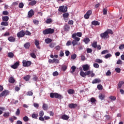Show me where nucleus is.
Here are the masks:
<instances>
[{
    "instance_id": "obj_13",
    "label": "nucleus",
    "mask_w": 124,
    "mask_h": 124,
    "mask_svg": "<svg viewBox=\"0 0 124 124\" xmlns=\"http://www.w3.org/2000/svg\"><path fill=\"white\" fill-rule=\"evenodd\" d=\"M82 68L84 71H88L90 69V66L87 64L82 66Z\"/></svg>"
},
{
    "instance_id": "obj_22",
    "label": "nucleus",
    "mask_w": 124,
    "mask_h": 124,
    "mask_svg": "<svg viewBox=\"0 0 124 124\" xmlns=\"http://www.w3.org/2000/svg\"><path fill=\"white\" fill-rule=\"evenodd\" d=\"M2 94L3 96H6V95H8V94H9V92L7 90H4L2 92Z\"/></svg>"
},
{
    "instance_id": "obj_60",
    "label": "nucleus",
    "mask_w": 124,
    "mask_h": 124,
    "mask_svg": "<svg viewBox=\"0 0 124 124\" xmlns=\"http://www.w3.org/2000/svg\"><path fill=\"white\" fill-rule=\"evenodd\" d=\"M116 63L117 64H123V62L121 60H118Z\"/></svg>"
},
{
    "instance_id": "obj_52",
    "label": "nucleus",
    "mask_w": 124,
    "mask_h": 124,
    "mask_svg": "<svg viewBox=\"0 0 124 124\" xmlns=\"http://www.w3.org/2000/svg\"><path fill=\"white\" fill-rule=\"evenodd\" d=\"M23 121L24 122H29V117L28 116H25L23 117Z\"/></svg>"
},
{
    "instance_id": "obj_23",
    "label": "nucleus",
    "mask_w": 124,
    "mask_h": 124,
    "mask_svg": "<svg viewBox=\"0 0 124 124\" xmlns=\"http://www.w3.org/2000/svg\"><path fill=\"white\" fill-rule=\"evenodd\" d=\"M31 118H32V119H35V120H37V119L38 118V113H37V114L33 113V114H32Z\"/></svg>"
},
{
    "instance_id": "obj_62",
    "label": "nucleus",
    "mask_w": 124,
    "mask_h": 124,
    "mask_svg": "<svg viewBox=\"0 0 124 124\" xmlns=\"http://www.w3.org/2000/svg\"><path fill=\"white\" fill-rule=\"evenodd\" d=\"M37 79H38V78L36 76V75H34L33 76V81H37Z\"/></svg>"
},
{
    "instance_id": "obj_2",
    "label": "nucleus",
    "mask_w": 124,
    "mask_h": 124,
    "mask_svg": "<svg viewBox=\"0 0 124 124\" xmlns=\"http://www.w3.org/2000/svg\"><path fill=\"white\" fill-rule=\"evenodd\" d=\"M50 97L51 98H54L55 97V98H58V99H60V100L63 98V96L62 95L56 93H50Z\"/></svg>"
},
{
    "instance_id": "obj_14",
    "label": "nucleus",
    "mask_w": 124,
    "mask_h": 124,
    "mask_svg": "<svg viewBox=\"0 0 124 124\" xmlns=\"http://www.w3.org/2000/svg\"><path fill=\"white\" fill-rule=\"evenodd\" d=\"M24 48H25V49H30V47H31V43L30 42L26 43L24 45Z\"/></svg>"
},
{
    "instance_id": "obj_29",
    "label": "nucleus",
    "mask_w": 124,
    "mask_h": 124,
    "mask_svg": "<svg viewBox=\"0 0 124 124\" xmlns=\"http://www.w3.org/2000/svg\"><path fill=\"white\" fill-rule=\"evenodd\" d=\"M9 82L11 83H15V79L13 78L10 77L9 78Z\"/></svg>"
},
{
    "instance_id": "obj_12",
    "label": "nucleus",
    "mask_w": 124,
    "mask_h": 124,
    "mask_svg": "<svg viewBox=\"0 0 124 124\" xmlns=\"http://www.w3.org/2000/svg\"><path fill=\"white\" fill-rule=\"evenodd\" d=\"M68 107L70 109H75L77 107V104L71 103L68 105Z\"/></svg>"
},
{
    "instance_id": "obj_6",
    "label": "nucleus",
    "mask_w": 124,
    "mask_h": 124,
    "mask_svg": "<svg viewBox=\"0 0 124 124\" xmlns=\"http://www.w3.org/2000/svg\"><path fill=\"white\" fill-rule=\"evenodd\" d=\"M22 63L23 66H24V67H28L31 64V62L23 60L22 61Z\"/></svg>"
},
{
    "instance_id": "obj_7",
    "label": "nucleus",
    "mask_w": 124,
    "mask_h": 124,
    "mask_svg": "<svg viewBox=\"0 0 124 124\" xmlns=\"http://www.w3.org/2000/svg\"><path fill=\"white\" fill-rule=\"evenodd\" d=\"M17 37L21 38V37H24L25 36V31L24 30H22L17 34Z\"/></svg>"
},
{
    "instance_id": "obj_27",
    "label": "nucleus",
    "mask_w": 124,
    "mask_h": 124,
    "mask_svg": "<svg viewBox=\"0 0 124 124\" xmlns=\"http://www.w3.org/2000/svg\"><path fill=\"white\" fill-rule=\"evenodd\" d=\"M45 41L46 43V44H49L51 43V42H52V39L50 38H46V39H45Z\"/></svg>"
},
{
    "instance_id": "obj_25",
    "label": "nucleus",
    "mask_w": 124,
    "mask_h": 124,
    "mask_svg": "<svg viewBox=\"0 0 124 124\" xmlns=\"http://www.w3.org/2000/svg\"><path fill=\"white\" fill-rule=\"evenodd\" d=\"M2 20H3L4 22H7L8 20H9V17L7 16H3L2 17Z\"/></svg>"
},
{
    "instance_id": "obj_9",
    "label": "nucleus",
    "mask_w": 124,
    "mask_h": 124,
    "mask_svg": "<svg viewBox=\"0 0 124 124\" xmlns=\"http://www.w3.org/2000/svg\"><path fill=\"white\" fill-rule=\"evenodd\" d=\"M64 31H69L70 30V26L68 24L65 23L63 27Z\"/></svg>"
},
{
    "instance_id": "obj_15",
    "label": "nucleus",
    "mask_w": 124,
    "mask_h": 124,
    "mask_svg": "<svg viewBox=\"0 0 124 124\" xmlns=\"http://www.w3.org/2000/svg\"><path fill=\"white\" fill-rule=\"evenodd\" d=\"M101 80L100 79L95 78L92 81V84H97V83H100Z\"/></svg>"
},
{
    "instance_id": "obj_49",
    "label": "nucleus",
    "mask_w": 124,
    "mask_h": 124,
    "mask_svg": "<svg viewBox=\"0 0 124 124\" xmlns=\"http://www.w3.org/2000/svg\"><path fill=\"white\" fill-rule=\"evenodd\" d=\"M51 22H52V19L51 18H48L47 19H46V24H50L51 23Z\"/></svg>"
},
{
    "instance_id": "obj_63",
    "label": "nucleus",
    "mask_w": 124,
    "mask_h": 124,
    "mask_svg": "<svg viewBox=\"0 0 124 124\" xmlns=\"http://www.w3.org/2000/svg\"><path fill=\"white\" fill-rule=\"evenodd\" d=\"M103 14L104 15H107V9L106 8L103 9Z\"/></svg>"
},
{
    "instance_id": "obj_38",
    "label": "nucleus",
    "mask_w": 124,
    "mask_h": 124,
    "mask_svg": "<svg viewBox=\"0 0 124 124\" xmlns=\"http://www.w3.org/2000/svg\"><path fill=\"white\" fill-rule=\"evenodd\" d=\"M106 32L107 33L108 35V34H109V33H110V34H113V31H112L110 29H108L107 31H106Z\"/></svg>"
},
{
    "instance_id": "obj_42",
    "label": "nucleus",
    "mask_w": 124,
    "mask_h": 124,
    "mask_svg": "<svg viewBox=\"0 0 124 124\" xmlns=\"http://www.w3.org/2000/svg\"><path fill=\"white\" fill-rule=\"evenodd\" d=\"M77 58V55L76 54H74L73 55L71 56V59L72 60H75Z\"/></svg>"
},
{
    "instance_id": "obj_5",
    "label": "nucleus",
    "mask_w": 124,
    "mask_h": 124,
    "mask_svg": "<svg viewBox=\"0 0 124 124\" xmlns=\"http://www.w3.org/2000/svg\"><path fill=\"white\" fill-rule=\"evenodd\" d=\"M91 74V71H87L85 72L84 71H80V75L81 77L85 78V77L87 76L88 75H90Z\"/></svg>"
},
{
    "instance_id": "obj_31",
    "label": "nucleus",
    "mask_w": 124,
    "mask_h": 124,
    "mask_svg": "<svg viewBox=\"0 0 124 124\" xmlns=\"http://www.w3.org/2000/svg\"><path fill=\"white\" fill-rule=\"evenodd\" d=\"M90 40L89 38H85L83 40V42H84V43H85V44H88V43H89V42H90Z\"/></svg>"
},
{
    "instance_id": "obj_57",
    "label": "nucleus",
    "mask_w": 124,
    "mask_h": 124,
    "mask_svg": "<svg viewBox=\"0 0 124 124\" xmlns=\"http://www.w3.org/2000/svg\"><path fill=\"white\" fill-rule=\"evenodd\" d=\"M25 34H26V35H31V32H30L29 31H25Z\"/></svg>"
},
{
    "instance_id": "obj_11",
    "label": "nucleus",
    "mask_w": 124,
    "mask_h": 124,
    "mask_svg": "<svg viewBox=\"0 0 124 124\" xmlns=\"http://www.w3.org/2000/svg\"><path fill=\"white\" fill-rule=\"evenodd\" d=\"M28 15L29 18H31V17L34 15V11H33V10L31 9L30 11H29L28 12Z\"/></svg>"
},
{
    "instance_id": "obj_8",
    "label": "nucleus",
    "mask_w": 124,
    "mask_h": 124,
    "mask_svg": "<svg viewBox=\"0 0 124 124\" xmlns=\"http://www.w3.org/2000/svg\"><path fill=\"white\" fill-rule=\"evenodd\" d=\"M100 36L103 39H106V38H108V34H107V32L105 31L104 33H102L100 34Z\"/></svg>"
},
{
    "instance_id": "obj_18",
    "label": "nucleus",
    "mask_w": 124,
    "mask_h": 124,
    "mask_svg": "<svg viewBox=\"0 0 124 124\" xmlns=\"http://www.w3.org/2000/svg\"><path fill=\"white\" fill-rule=\"evenodd\" d=\"M30 79H31V76L30 75H26V76L23 77V80H25V81H26V82H28V81H29Z\"/></svg>"
},
{
    "instance_id": "obj_3",
    "label": "nucleus",
    "mask_w": 124,
    "mask_h": 124,
    "mask_svg": "<svg viewBox=\"0 0 124 124\" xmlns=\"http://www.w3.org/2000/svg\"><path fill=\"white\" fill-rule=\"evenodd\" d=\"M53 32H55V30L52 28H47L43 31V33L45 35L46 34H53Z\"/></svg>"
},
{
    "instance_id": "obj_36",
    "label": "nucleus",
    "mask_w": 124,
    "mask_h": 124,
    "mask_svg": "<svg viewBox=\"0 0 124 124\" xmlns=\"http://www.w3.org/2000/svg\"><path fill=\"white\" fill-rule=\"evenodd\" d=\"M30 56L33 59H36V55H35V54L33 52H31V53H30Z\"/></svg>"
},
{
    "instance_id": "obj_41",
    "label": "nucleus",
    "mask_w": 124,
    "mask_h": 124,
    "mask_svg": "<svg viewBox=\"0 0 124 124\" xmlns=\"http://www.w3.org/2000/svg\"><path fill=\"white\" fill-rule=\"evenodd\" d=\"M63 18H68V16H69V14H68V13H65L63 14Z\"/></svg>"
},
{
    "instance_id": "obj_56",
    "label": "nucleus",
    "mask_w": 124,
    "mask_h": 124,
    "mask_svg": "<svg viewBox=\"0 0 124 124\" xmlns=\"http://www.w3.org/2000/svg\"><path fill=\"white\" fill-rule=\"evenodd\" d=\"M18 7H19V8H23V7H24V3L23 2L20 3Z\"/></svg>"
},
{
    "instance_id": "obj_55",
    "label": "nucleus",
    "mask_w": 124,
    "mask_h": 124,
    "mask_svg": "<svg viewBox=\"0 0 124 124\" xmlns=\"http://www.w3.org/2000/svg\"><path fill=\"white\" fill-rule=\"evenodd\" d=\"M86 51H87V53H90L93 52V49H92L91 48H87Z\"/></svg>"
},
{
    "instance_id": "obj_39",
    "label": "nucleus",
    "mask_w": 124,
    "mask_h": 124,
    "mask_svg": "<svg viewBox=\"0 0 124 124\" xmlns=\"http://www.w3.org/2000/svg\"><path fill=\"white\" fill-rule=\"evenodd\" d=\"M95 62H98V63H102L103 62V61L99 59H96Z\"/></svg>"
},
{
    "instance_id": "obj_16",
    "label": "nucleus",
    "mask_w": 124,
    "mask_h": 124,
    "mask_svg": "<svg viewBox=\"0 0 124 124\" xmlns=\"http://www.w3.org/2000/svg\"><path fill=\"white\" fill-rule=\"evenodd\" d=\"M8 40H9L10 42H15L16 40L13 36H10L8 38Z\"/></svg>"
},
{
    "instance_id": "obj_26",
    "label": "nucleus",
    "mask_w": 124,
    "mask_h": 124,
    "mask_svg": "<svg viewBox=\"0 0 124 124\" xmlns=\"http://www.w3.org/2000/svg\"><path fill=\"white\" fill-rule=\"evenodd\" d=\"M3 116V117H4V118H8V117L10 116V113H9V112L7 111L4 113Z\"/></svg>"
},
{
    "instance_id": "obj_33",
    "label": "nucleus",
    "mask_w": 124,
    "mask_h": 124,
    "mask_svg": "<svg viewBox=\"0 0 124 124\" xmlns=\"http://www.w3.org/2000/svg\"><path fill=\"white\" fill-rule=\"evenodd\" d=\"M62 69L63 71H65L67 69V66L66 65H62Z\"/></svg>"
},
{
    "instance_id": "obj_51",
    "label": "nucleus",
    "mask_w": 124,
    "mask_h": 124,
    "mask_svg": "<svg viewBox=\"0 0 124 124\" xmlns=\"http://www.w3.org/2000/svg\"><path fill=\"white\" fill-rule=\"evenodd\" d=\"M115 71H116V72H117V73H120L121 72V68H116L115 69Z\"/></svg>"
},
{
    "instance_id": "obj_35",
    "label": "nucleus",
    "mask_w": 124,
    "mask_h": 124,
    "mask_svg": "<svg viewBox=\"0 0 124 124\" xmlns=\"http://www.w3.org/2000/svg\"><path fill=\"white\" fill-rule=\"evenodd\" d=\"M8 57L9 58H13L14 57V54L12 52H9L8 53Z\"/></svg>"
},
{
    "instance_id": "obj_21",
    "label": "nucleus",
    "mask_w": 124,
    "mask_h": 124,
    "mask_svg": "<svg viewBox=\"0 0 124 124\" xmlns=\"http://www.w3.org/2000/svg\"><path fill=\"white\" fill-rule=\"evenodd\" d=\"M92 24L93 25V26H99L100 23L98 21L94 20L92 22Z\"/></svg>"
},
{
    "instance_id": "obj_45",
    "label": "nucleus",
    "mask_w": 124,
    "mask_h": 124,
    "mask_svg": "<svg viewBox=\"0 0 124 124\" xmlns=\"http://www.w3.org/2000/svg\"><path fill=\"white\" fill-rule=\"evenodd\" d=\"M97 88L98 90L101 91L103 89V87L101 85V84H99L97 85Z\"/></svg>"
},
{
    "instance_id": "obj_59",
    "label": "nucleus",
    "mask_w": 124,
    "mask_h": 124,
    "mask_svg": "<svg viewBox=\"0 0 124 124\" xmlns=\"http://www.w3.org/2000/svg\"><path fill=\"white\" fill-rule=\"evenodd\" d=\"M93 67L95 68H98L99 67V65L96 63H94L93 64Z\"/></svg>"
},
{
    "instance_id": "obj_30",
    "label": "nucleus",
    "mask_w": 124,
    "mask_h": 124,
    "mask_svg": "<svg viewBox=\"0 0 124 124\" xmlns=\"http://www.w3.org/2000/svg\"><path fill=\"white\" fill-rule=\"evenodd\" d=\"M108 98L111 100V101H115V100L117 99V98L115 96H110L108 97Z\"/></svg>"
},
{
    "instance_id": "obj_24",
    "label": "nucleus",
    "mask_w": 124,
    "mask_h": 124,
    "mask_svg": "<svg viewBox=\"0 0 124 124\" xmlns=\"http://www.w3.org/2000/svg\"><path fill=\"white\" fill-rule=\"evenodd\" d=\"M36 0H33L29 2V5H31V6H33V5H35L36 4Z\"/></svg>"
},
{
    "instance_id": "obj_43",
    "label": "nucleus",
    "mask_w": 124,
    "mask_h": 124,
    "mask_svg": "<svg viewBox=\"0 0 124 124\" xmlns=\"http://www.w3.org/2000/svg\"><path fill=\"white\" fill-rule=\"evenodd\" d=\"M112 57V54L110 53H108L107 55L105 56V59H108V58H110Z\"/></svg>"
},
{
    "instance_id": "obj_64",
    "label": "nucleus",
    "mask_w": 124,
    "mask_h": 124,
    "mask_svg": "<svg viewBox=\"0 0 124 124\" xmlns=\"http://www.w3.org/2000/svg\"><path fill=\"white\" fill-rule=\"evenodd\" d=\"M3 15H8L9 14V13L7 12V11H4L2 12Z\"/></svg>"
},
{
    "instance_id": "obj_48",
    "label": "nucleus",
    "mask_w": 124,
    "mask_h": 124,
    "mask_svg": "<svg viewBox=\"0 0 124 124\" xmlns=\"http://www.w3.org/2000/svg\"><path fill=\"white\" fill-rule=\"evenodd\" d=\"M40 117H43L44 116V112L43 111H40L39 113Z\"/></svg>"
},
{
    "instance_id": "obj_54",
    "label": "nucleus",
    "mask_w": 124,
    "mask_h": 124,
    "mask_svg": "<svg viewBox=\"0 0 124 124\" xmlns=\"http://www.w3.org/2000/svg\"><path fill=\"white\" fill-rule=\"evenodd\" d=\"M76 36H78V37H82V32H78L76 33Z\"/></svg>"
},
{
    "instance_id": "obj_58",
    "label": "nucleus",
    "mask_w": 124,
    "mask_h": 124,
    "mask_svg": "<svg viewBox=\"0 0 124 124\" xmlns=\"http://www.w3.org/2000/svg\"><path fill=\"white\" fill-rule=\"evenodd\" d=\"M16 116H19V115H20V109L19 108H17L16 109Z\"/></svg>"
},
{
    "instance_id": "obj_44",
    "label": "nucleus",
    "mask_w": 124,
    "mask_h": 124,
    "mask_svg": "<svg viewBox=\"0 0 124 124\" xmlns=\"http://www.w3.org/2000/svg\"><path fill=\"white\" fill-rule=\"evenodd\" d=\"M52 60H53V63H54V62H55V63H59L60 62V61H59L57 59H53Z\"/></svg>"
},
{
    "instance_id": "obj_34",
    "label": "nucleus",
    "mask_w": 124,
    "mask_h": 124,
    "mask_svg": "<svg viewBox=\"0 0 124 124\" xmlns=\"http://www.w3.org/2000/svg\"><path fill=\"white\" fill-rule=\"evenodd\" d=\"M1 26H8V22L7 21H2L1 23Z\"/></svg>"
},
{
    "instance_id": "obj_37",
    "label": "nucleus",
    "mask_w": 124,
    "mask_h": 124,
    "mask_svg": "<svg viewBox=\"0 0 124 124\" xmlns=\"http://www.w3.org/2000/svg\"><path fill=\"white\" fill-rule=\"evenodd\" d=\"M123 84H124V81L119 82V84H118V89H121L122 88V86H123Z\"/></svg>"
},
{
    "instance_id": "obj_32",
    "label": "nucleus",
    "mask_w": 124,
    "mask_h": 124,
    "mask_svg": "<svg viewBox=\"0 0 124 124\" xmlns=\"http://www.w3.org/2000/svg\"><path fill=\"white\" fill-rule=\"evenodd\" d=\"M97 42L95 41L93 43L92 46L93 48H96L97 47Z\"/></svg>"
},
{
    "instance_id": "obj_28",
    "label": "nucleus",
    "mask_w": 124,
    "mask_h": 124,
    "mask_svg": "<svg viewBox=\"0 0 124 124\" xmlns=\"http://www.w3.org/2000/svg\"><path fill=\"white\" fill-rule=\"evenodd\" d=\"M43 109L45 110V111H47V110H48V105L46 104H44L43 105Z\"/></svg>"
},
{
    "instance_id": "obj_17",
    "label": "nucleus",
    "mask_w": 124,
    "mask_h": 124,
    "mask_svg": "<svg viewBox=\"0 0 124 124\" xmlns=\"http://www.w3.org/2000/svg\"><path fill=\"white\" fill-rule=\"evenodd\" d=\"M61 118L62 119V120H65L66 121H67V120L69 119V116L65 114H64L62 116Z\"/></svg>"
},
{
    "instance_id": "obj_50",
    "label": "nucleus",
    "mask_w": 124,
    "mask_h": 124,
    "mask_svg": "<svg viewBox=\"0 0 124 124\" xmlns=\"http://www.w3.org/2000/svg\"><path fill=\"white\" fill-rule=\"evenodd\" d=\"M32 94H33V93L31 91H29L27 92V95H29V96L32 95Z\"/></svg>"
},
{
    "instance_id": "obj_4",
    "label": "nucleus",
    "mask_w": 124,
    "mask_h": 124,
    "mask_svg": "<svg viewBox=\"0 0 124 124\" xmlns=\"http://www.w3.org/2000/svg\"><path fill=\"white\" fill-rule=\"evenodd\" d=\"M59 12H62V13H65L67 12V6H60L58 9Z\"/></svg>"
},
{
    "instance_id": "obj_46",
    "label": "nucleus",
    "mask_w": 124,
    "mask_h": 124,
    "mask_svg": "<svg viewBox=\"0 0 124 124\" xmlns=\"http://www.w3.org/2000/svg\"><path fill=\"white\" fill-rule=\"evenodd\" d=\"M90 101H91V102H92V103H94V102H95V101H96V100L95 99V98H94L93 97H92L90 99Z\"/></svg>"
},
{
    "instance_id": "obj_40",
    "label": "nucleus",
    "mask_w": 124,
    "mask_h": 124,
    "mask_svg": "<svg viewBox=\"0 0 124 124\" xmlns=\"http://www.w3.org/2000/svg\"><path fill=\"white\" fill-rule=\"evenodd\" d=\"M109 53V51L108 50H104L101 52V55H105V54H107Z\"/></svg>"
},
{
    "instance_id": "obj_53",
    "label": "nucleus",
    "mask_w": 124,
    "mask_h": 124,
    "mask_svg": "<svg viewBox=\"0 0 124 124\" xmlns=\"http://www.w3.org/2000/svg\"><path fill=\"white\" fill-rule=\"evenodd\" d=\"M72 43V42L71 41H68L67 42L66 44V46H70Z\"/></svg>"
},
{
    "instance_id": "obj_19",
    "label": "nucleus",
    "mask_w": 124,
    "mask_h": 124,
    "mask_svg": "<svg viewBox=\"0 0 124 124\" xmlns=\"http://www.w3.org/2000/svg\"><path fill=\"white\" fill-rule=\"evenodd\" d=\"M67 93L69 94H73L74 93H75V91H74L73 89H70L67 90Z\"/></svg>"
},
{
    "instance_id": "obj_61",
    "label": "nucleus",
    "mask_w": 124,
    "mask_h": 124,
    "mask_svg": "<svg viewBox=\"0 0 124 124\" xmlns=\"http://www.w3.org/2000/svg\"><path fill=\"white\" fill-rule=\"evenodd\" d=\"M71 69L72 70V72H75V70H76V66H72L71 67Z\"/></svg>"
},
{
    "instance_id": "obj_20",
    "label": "nucleus",
    "mask_w": 124,
    "mask_h": 124,
    "mask_svg": "<svg viewBox=\"0 0 124 124\" xmlns=\"http://www.w3.org/2000/svg\"><path fill=\"white\" fill-rule=\"evenodd\" d=\"M99 98L101 100H103L104 98H105V94H102V93H100L99 95Z\"/></svg>"
},
{
    "instance_id": "obj_1",
    "label": "nucleus",
    "mask_w": 124,
    "mask_h": 124,
    "mask_svg": "<svg viewBox=\"0 0 124 124\" xmlns=\"http://www.w3.org/2000/svg\"><path fill=\"white\" fill-rule=\"evenodd\" d=\"M72 37L74 39L72 41L73 46H75V45H79L78 41H80V38L76 37V33H73L72 35Z\"/></svg>"
},
{
    "instance_id": "obj_10",
    "label": "nucleus",
    "mask_w": 124,
    "mask_h": 124,
    "mask_svg": "<svg viewBox=\"0 0 124 124\" xmlns=\"http://www.w3.org/2000/svg\"><path fill=\"white\" fill-rule=\"evenodd\" d=\"M20 65V62H16V63H14V64L12 65L11 67L12 68H13V69H17L18 68V66Z\"/></svg>"
},
{
    "instance_id": "obj_47",
    "label": "nucleus",
    "mask_w": 124,
    "mask_h": 124,
    "mask_svg": "<svg viewBox=\"0 0 124 124\" xmlns=\"http://www.w3.org/2000/svg\"><path fill=\"white\" fill-rule=\"evenodd\" d=\"M33 23L34 24V25H38V24H39V21L36 19H34L33 20Z\"/></svg>"
}]
</instances>
